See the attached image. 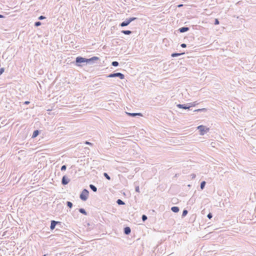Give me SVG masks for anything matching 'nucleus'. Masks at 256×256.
Listing matches in <instances>:
<instances>
[{
	"label": "nucleus",
	"mask_w": 256,
	"mask_h": 256,
	"mask_svg": "<svg viewBox=\"0 0 256 256\" xmlns=\"http://www.w3.org/2000/svg\"><path fill=\"white\" fill-rule=\"evenodd\" d=\"M67 206L70 207V208H71L72 206V204L70 202H67Z\"/></svg>",
	"instance_id": "5701e85b"
},
{
	"label": "nucleus",
	"mask_w": 256,
	"mask_h": 256,
	"mask_svg": "<svg viewBox=\"0 0 256 256\" xmlns=\"http://www.w3.org/2000/svg\"><path fill=\"white\" fill-rule=\"evenodd\" d=\"M69 182V180L66 178V176H64L62 178V184L64 185L68 184Z\"/></svg>",
	"instance_id": "0eeeda50"
},
{
	"label": "nucleus",
	"mask_w": 256,
	"mask_h": 256,
	"mask_svg": "<svg viewBox=\"0 0 256 256\" xmlns=\"http://www.w3.org/2000/svg\"><path fill=\"white\" fill-rule=\"evenodd\" d=\"M29 103H30V102H28V101H26V102H24V104H28Z\"/></svg>",
	"instance_id": "f704fd0d"
},
{
	"label": "nucleus",
	"mask_w": 256,
	"mask_h": 256,
	"mask_svg": "<svg viewBox=\"0 0 256 256\" xmlns=\"http://www.w3.org/2000/svg\"><path fill=\"white\" fill-rule=\"evenodd\" d=\"M88 190H86V189H84L80 195V198L82 200H86L88 196Z\"/></svg>",
	"instance_id": "f03ea898"
},
{
	"label": "nucleus",
	"mask_w": 256,
	"mask_h": 256,
	"mask_svg": "<svg viewBox=\"0 0 256 256\" xmlns=\"http://www.w3.org/2000/svg\"><path fill=\"white\" fill-rule=\"evenodd\" d=\"M46 256V255H44V256Z\"/></svg>",
	"instance_id": "4c0bfd02"
},
{
	"label": "nucleus",
	"mask_w": 256,
	"mask_h": 256,
	"mask_svg": "<svg viewBox=\"0 0 256 256\" xmlns=\"http://www.w3.org/2000/svg\"><path fill=\"white\" fill-rule=\"evenodd\" d=\"M117 203L118 204H124V203L120 200H117Z\"/></svg>",
	"instance_id": "aec40b11"
},
{
	"label": "nucleus",
	"mask_w": 256,
	"mask_h": 256,
	"mask_svg": "<svg viewBox=\"0 0 256 256\" xmlns=\"http://www.w3.org/2000/svg\"><path fill=\"white\" fill-rule=\"evenodd\" d=\"M204 110V108H203V109H198V110H195L194 112H199V111L202 110Z\"/></svg>",
	"instance_id": "72a5a7b5"
},
{
	"label": "nucleus",
	"mask_w": 256,
	"mask_h": 256,
	"mask_svg": "<svg viewBox=\"0 0 256 256\" xmlns=\"http://www.w3.org/2000/svg\"><path fill=\"white\" fill-rule=\"evenodd\" d=\"M142 219L144 221L145 220H146L147 219L146 216L145 215H143L142 216Z\"/></svg>",
	"instance_id": "c85d7f7f"
},
{
	"label": "nucleus",
	"mask_w": 256,
	"mask_h": 256,
	"mask_svg": "<svg viewBox=\"0 0 256 256\" xmlns=\"http://www.w3.org/2000/svg\"><path fill=\"white\" fill-rule=\"evenodd\" d=\"M116 76L119 77L122 80L124 79V75L120 72L112 74H110L109 76H108V77H109V78H114V77H116Z\"/></svg>",
	"instance_id": "20e7f679"
},
{
	"label": "nucleus",
	"mask_w": 256,
	"mask_h": 256,
	"mask_svg": "<svg viewBox=\"0 0 256 256\" xmlns=\"http://www.w3.org/2000/svg\"><path fill=\"white\" fill-rule=\"evenodd\" d=\"M56 223L57 222L54 220L52 221L51 224H50V228L52 230H53L54 228Z\"/></svg>",
	"instance_id": "1a4fd4ad"
},
{
	"label": "nucleus",
	"mask_w": 256,
	"mask_h": 256,
	"mask_svg": "<svg viewBox=\"0 0 256 256\" xmlns=\"http://www.w3.org/2000/svg\"><path fill=\"white\" fill-rule=\"evenodd\" d=\"M196 104H195V102H194L191 104V106H195ZM177 106L179 108H184V109H189L190 108V106H184L183 104H178Z\"/></svg>",
	"instance_id": "423d86ee"
},
{
	"label": "nucleus",
	"mask_w": 256,
	"mask_h": 256,
	"mask_svg": "<svg viewBox=\"0 0 256 256\" xmlns=\"http://www.w3.org/2000/svg\"><path fill=\"white\" fill-rule=\"evenodd\" d=\"M98 59H99V58L98 57L93 56L90 58L88 59V62H89L92 61V60H97Z\"/></svg>",
	"instance_id": "ddd939ff"
},
{
	"label": "nucleus",
	"mask_w": 256,
	"mask_h": 256,
	"mask_svg": "<svg viewBox=\"0 0 256 256\" xmlns=\"http://www.w3.org/2000/svg\"><path fill=\"white\" fill-rule=\"evenodd\" d=\"M44 18H45V17H44V16H40L38 18V19H39V20H43V19H44Z\"/></svg>",
	"instance_id": "c756f323"
},
{
	"label": "nucleus",
	"mask_w": 256,
	"mask_h": 256,
	"mask_svg": "<svg viewBox=\"0 0 256 256\" xmlns=\"http://www.w3.org/2000/svg\"><path fill=\"white\" fill-rule=\"evenodd\" d=\"M188 30V28H186V27H183V28H182L180 29V31L181 32H186Z\"/></svg>",
	"instance_id": "f8f14e48"
},
{
	"label": "nucleus",
	"mask_w": 256,
	"mask_h": 256,
	"mask_svg": "<svg viewBox=\"0 0 256 256\" xmlns=\"http://www.w3.org/2000/svg\"><path fill=\"white\" fill-rule=\"evenodd\" d=\"M208 217L210 219L212 218V215L211 214H209L208 215Z\"/></svg>",
	"instance_id": "473e14b6"
},
{
	"label": "nucleus",
	"mask_w": 256,
	"mask_h": 256,
	"mask_svg": "<svg viewBox=\"0 0 256 256\" xmlns=\"http://www.w3.org/2000/svg\"><path fill=\"white\" fill-rule=\"evenodd\" d=\"M171 210L174 212H178L179 211V208L178 206H173Z\"/></svg>",
	"instance_id": "9b49d317"
},
{
	"label": "nucleus",
	"mask_w": 256,
	"mask_h": 256,
	"mask_svg": "<svg viewBox=\"0 0 256 256\" xmlns=\"http://www.w3.org/2000/svg\"><path fill=\"white\" fill-rule=\"evenodd\" d=\"M104 176L108 180H110V177L109 176L108 174L106 173H104Z\"/></svg>",
	"instance_id": "4be33fe9"
},
{
	"label": "nucleus",
	"mask_w": 256,
	"mask_h": 256,
	"mask_svg": "<svg viewBox=\"0 0 256 256\" xmlns=\"http://www.w3.org/2000/svg\"><path fill=\"white\" fill-rule=\"evenodd\" d=\"M182 6V4H180V5L178 6V7H180V6Z\"/></svg>",
	"instance_id": "e433bc0d"
},
{
	"label": "nucleus",
	"mask_w": 256,
	"mask_h": 256,
	"mask_svg": "<svg viewBox=\"0 0 256 256\" xmlns=\"http://www.w3.org/2000/svg\"><path fill=\"white\" fill-rule=\"evenodd\" d=\"M126 113L128 116H142V114L140 113H130V112H126Z\"/></svg>",
	"instance_id": "6e6552de"
},
{
	"label": "nucleus",
	"mask_w": 256,
	"mask_h": 256,
	"mask_svg": "<svg viewBox=\"0 0 256 256\" xmlns=\"http://www.w3.org/2000/svg\"><path fill=\"white\" fill-rule=\"evenodd\" d=\"M122 32L125 34H132V32L128 30H122Z\"/></svg>",
	"instance_id": "2eb2a0df"
},
{
	"label": "nucleus",
	"mask_w": 256,
	"mask_h": 256,
	"mask_svg": "<svg viewBox=\"0 0 256 256\" xmlns=\"http://www.w3.org/2000/svg\"><path fill=\"white\" fill-rule=\"evenodd\" d=\"M38 133H39L38 130H34L33 132L32 137L33 138H36V136H38Z\"/></svg>",
	"instance_id": "4468645a"
},
{
	"label": "nucleus",
	"mask_w": 256,
	"mask_h": 256,
	"mask_svg": "<svg viewBox=\"0 0 256 256\" xmlns=\"http://www.w3.org/2000/svg\"><path fill=\"white\" fill-rule=\"evenodd\" d=\"M4 72V68H0V76Z\"/></svg>",
	"instance_id": "bb28decb"
},
{
	"label": "nucleus",
	"mask_w": 256,
	"mask_h": 256,
	"mask_svg": "<svg viewBox=\"0 0 256 256\" xmlns=\"http://www.w3.org/2000/svg\"><path fill=\"white\" fill-rule=\"evenodd\" d=\"M205 184H206V182H202L201 184H200V188L201 189H203L205 186Z\"/></svg>",
	"instance_id": "6ab92c4d"
},
{
	"label": "nucleus",
	"mask_w": 256,
	"mask_h": 256,
	"mask_svg": "<svg viewBox=\"0 0 256 256\" xmlns=\"http://www.w3.org/2000/svg\"><path fill=\"white\" fill-rule=\"evenodd\" d=\"M85 144H88V145H90V146H92V144L91 142H87V141L85 142Z\"/></svg>",
	"instance_id": "7c9ffc66"
},
{
	"label": "nucleus",
	"mask_w": 256,
	"mask_h": 256,
	"mask_svg": "<svg viewBox=\"0 0 256 256\" xmlns=\"http://www.w3.org/2000/svg\"><path fill=\"white\" fill-rule=\"evenodd\" d=\"M76 62H79V63L84 62H88V59L82 58V57H78L76 58Z\"/></svg>",
	"instance_id": "39448f33"
},
{
	"label": "nucleus",
	"mask_w": 256,
	"mask_h": 256,
	"mask_svg": "<svg viewBox=\"0 0 256 256\" xmlns=\"http://www.w3.org/2000/svg\"><path fill=\"white\" fill-rule=\"evenodd\" d=\"M66 170V166L65 165L62 166L61 168L62 170Z\"/></svg>",
	"instance_id": "cd10ccee"
},
{
	"label": "nucleus",
	"mask_w": 256,
	"mask_h": 256,
	"mask_svg": "<svg viewBox=\"0 0 256 256\" xmlns=\"http://www.w3.org/2000/svg\"><path fill=\"white\" fill-rule=\"evenodd\" d=\"M4 17V16L0 14V18H3Z\"/></svg>",
	"instance_id": "c9c22d12"
},
{
	"label": "nucleus",
	"mask_w": 256,
	"mask_h": 256,
	"mask_svg": "<svg viewBox=\"0 0 256 256\" xmlns=\"http://www.w3.org/2000/svg\"><path fill=\"white\" fill-rule=\"evenodd\" d=\"M136 19L135 18H131L128 19H127L124 22H123L120 24L121 26H125L128 25L132 21Z\"/></svg>",
	"instance_id": "7ed1b4c3"
},
{
	"label": "nucleus",
	"mask_w": 256,
	"mask_h": 256,
	"mask_svg": "<svg viewBox=\"0 0 256 256\" xmlns=\"http://www.w3.org/2000/svg\"><path fill=\"white\" fill-rule=\"evenodd\" d=\"M184 53H182V54H178V53H174L172 54V57H176V56H180V54H184Z\"/></svg>",
	"instance_id": "f3484780"
},
{
	"label": "nucleus",
	"mask_w": 256,
	"mask_h": 256,
	"mask_svg": "<svg viewBox=\"0 0 256 256\" xmlns=\"http://www.w3.org/2000/svg\"><path fill=\"white\" fill-rule=\"evenodd\" d=\"M198 129L199 130L200 134L202 136L204 135L206 133L209 131V128H206V126L202 125H200L198 126Z\"/></svg>",
	"instance_id": "f257e3e1"
},
{
	"label": "nucleus",
	"mask_w": 256,
	"mask_h": 256,
	"mask_svg": "<svg viewBox=\"0 0 256 256\" xmlns=\"http://www.w3.org/2000/svg\"><path fill=\"white\" fill-rule=\"evenodd\" d=\"M130 232V228L129 227H126L124 228V233L126 234H128Z\"/></svg>",
	"instance_id": "9d476101"
},
{
	"label": "nucleus",
	"mask_w": 256,
	"mask_h": 256,
	"mask_svg": "<svg viewBox=\"0 0 256 256\" xmlns=\"http://www.w3.org/2000/svg\"><path fill=\"white\" fill-rule=\"evenodd\" d=\"M112 65L114 66H117L118 65V63L117 62H112Z\"/></svg>",
	"instance_id": "412c9836"
},
{
	"label": "nucleus",
	"mask_w": 256,
	"mask_h": 256,
	"mask_svg": "<svg viewBox=\"0 0 256 256\" xmlns=\"http://www.w3.org/2000/svg\"><path fill=\"white\" fill-rule=\"evenodd\" d=\"M90 188H91V189H92L94 192H96V190H97V188H96L95 186H94V185H92V184H90Z\"/></svg>",
	"instance_id": "dca6fc26"
},
{
	"label": "nucleus",
	"mask_w": 256,
	"mask_h": 256,
	"mask_svg": "<svg viewBox=\"0 0 256 256\" xmlns=\"http://www.w3.org/2000/svg\"><path fill=\"white\" fill-rule=\"evenodd\" d=\"M188 214V211L186 210H184L182 212V216H186Z\"/></svg>",
	"instance_id": "b1692460"
},
{
	"label": "nucleus",
	"mask_w": 256,
	"mask_h": 256,
	"mask_svg": "<svg viewBox=\"0 0 256 256\" xmlns=\"http://www.w3.org/2000/svg\"><path fill=\"white\" fill-rule=\"evenodd\" d=\"M79 211H80V212H81V213H82V214H86L85 210L84 209H83V208H80L79 210Z\"/></svg>",
	"instance_id": "a211bd4d"
},
{
	"label": "nucleus",
	"mask_w": 256,
	"mask_h": 256,
	"mask_svg": "<svg viewBox=\"0 0 256 256\" xmlns=\"http://www.w3.org/2000/svg\"><path fill=\"white\" fill-rule=\"evenodd\" d=\"M41 24V22H37L35 23V26H38Z\"/></svg>",
	"instance_id": "393cba45"
},
{
	"label": "nucleus",
	"mask_w": 256,
	"mask_h": 256,
	"mask_svg": "<svg viewBox=\"0 0 256 256\" xmlns=\"http://www.w3.org/2000/svg\"><path fill=\"white\" fill-rule=\"evenodd\" d=\"M214 24L216 25H217V24H219V21H218V20L217 18L215 19Z\"/></svg>",
	"instance_id": "a878e982"
},
{
	"label": "nucleus",
	"mask_w": 256,
	"mask_h": 256,
	"mask_svg": "<svg viewBox=\"0 0 256 256\" xmlns=\"http://www.w3.org/2000/svg\"><path fill=\"white\" fill-rule=\"evenodd\" d=\"M181 46H182V48H186V44H181Z\"/></svg>",
	"instance_id": "2f4dec72"
}]
</instances>
